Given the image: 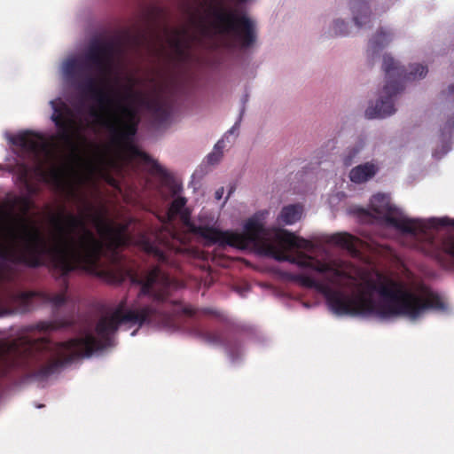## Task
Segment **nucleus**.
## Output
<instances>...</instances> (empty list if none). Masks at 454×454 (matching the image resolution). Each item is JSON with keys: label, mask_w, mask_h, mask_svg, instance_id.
Wrapping results in <instances>:
<instances>
[{"label": "nucleus", "mask_w": 454, "mask_h": 454, "mask_svg": "<svg viewBox=\"0 0 454 454\" xmlns=\"http://www.w3.org/2000/svg\"><path fill=\"white\" fill-rule=\"evenodd\" d=\"M137 155L141 158V160L151 166V172L153 174H156L160 176L161 177L167 178L168 174L167 170L160 166L156 160H154L151 156L143 152H137Z\"/></svg>", "instance_id": "21"}, {"label": "nucleus", "mask_w": 454, "mask_h": 454, "mask_svg": "<svg viewBox=\"0 0 454 454\" xmlns=\"http://www.w3.org/2000/svg\"><path fill=\"white\" fill-rule=\"evenodd\" d=\"M186 203L187 200L184 197L179 196L174 199L167 212L168 221L174 220L179 213L186 209Z\"/></svg>", "instance_id": "22"}, {"label": "nucleus", "mask_w": 454, "mask_h": 454, "mask_svg": "<svg viewBox=\"0 0 454 454\" xmlns=\"http://www.w3.org/2000/svg\"><path fill=\"white\" fill-rule=\"evenodd\" d=\"M171 46L178 60H184L187 59L189 47L180 38L173 39L171 42Z\"/></svg>", "instance_id": "25"}, {"label": "nucleus", "mask_w": 454, "mask_h": 454, "mask_svg": "<svg viewBox=\"0 0 454 454\" xmlns=\"http://www.w3.org/2000/svg\"><path fill=\"white\" fill-rule=\"evenodd\" d=\"M276 241L281 247H277L275 245H269V253L279 262H289L296 264L301 268L310 269L313 257L304 253H298L296 255L287 254L286 250L292 248L306 249L312 248V243L303 238L298 237L286 230H281L276 234Z\"/></svg>", "instance_id": "9"}, {"label": "nucleus", "mask_w": 454, "mask_h": 454, "mask_svg": "<svg viewBox=\"0 0 454 454\" xmlns=\"http://www.w3.org/2000/svg\"><path fill=\"white\" fill-rule=\"evenodd\" d=\"M286 278L322 294L330 309L338 316H376L383 319L403 316L416 320L427 309L445 308L438 294L428 292L425 296L419 295L381 274L377 280L365 281L364 289L356 296L347 295L303 274L287 273Z\"/></svg>", "instance_id": "2"}, {"label": "nucleus", "mask_w": 454, "mask_h": 454, "mask_svg": "<svg viewBox=\"0 0 454 454\" xmlns=\"http://www.w3.org/2000/svg\"><path fill=\"white\" fill-rule=\"evenodd\" d=\"M93 207L88 205L87 211L91 213ZM87 216L100 239L88 228L85 215L66 214L64 209L51 220L59 234V243L53 247H47L39 229L25 220L20 222L17 229L9 231L15 245L0 246V279L4 262L22 264L31 269L47 267L62 278L64 290L54 294L0 290V317L16 311H29L35 297L55 308L61 307L67 301V278L77 270L113 284H121L129 278L131 284L140 286L137 299L128 305L127 298H123L109 317L98 320L95 329L98 338L88 333L83 337L60 342L27 337L0 342V379L7 377L13 370H30L37 366L34 376L44 379L75 359L89 357L94 351L110 346L111 335L121 325L170 326L175 325L180 314L190 317L197 314L196 309L168 299L170 290L176 285L160 266H153L141 273L123 266L118 249L129 242L126 224L115 223L100 213Z\"/></svg>", "instance_id": "1"}, {"label": "nucleus", "mask_w": 454, "mask_h": 454, "mask_svg": "<svg viewBox=\"0 0 454 454\" xmlns=\"http://www.w3.org/2000/svg\"><path fill=\"white\" fill-rule=\"evenodd\" d=\"M454 129V114L451 115H449L443 123V125L441 127V133L442 136H445L446 134L451 133V131Z\"/></svg>", "instance_id": "27"}, {"label": "nucleus", "mask_w": 454, "mask_h": 454, "mask_svg": "<svg viewBox=\"0 0 454 454\" xmlns=\"http://www.w3.org/2000/svg\"><path fill=\"white\" fill-rule=\"evenodd\" d=\"M191 333L209 345L223 347L232 362L241 357L242 344L236 336L228 335L220 330H207L200 325H193Z\"/></svg>", "instance_id": "11"}, {"label": "nucleus", "mask_w": 454, "mask_h": 454, "mask_svg": "<svg viewBox=\"0 0 454 454\" xmlns=\"http://www.w3.org/2000/svg\"><path fill=\"white\" fill-rule=\"evenodd\" d=\"M442 93L445 94V91H443ZM446 95L447 96H454V83L448 87Z\"/></svg>", "instance_id": "33"}, {"label": "nucleus", "mask_w": 454, "mask_h": 454, "mask_svg": "<svg viewBox=\"0 0 454 454\" xmlns=\"http://www.w3.org/2000/svg\"><path fill=\"white\" fill-rule=\"evenodd\" d=\"M232 192V190H231L228 193V197L231 196V192Z\"/></svg>", "instance_id": "35"}, {"label": "nucleus", "mask_w": 454, "mask_h": 454, "mask_svg": "<svg viewBox=\"0 0 454 454\" xmlns=\"http://www.w3.org/2000/svg\"><path fill=\"white\" fill-rule=\"evenodd\" d=\"M11 142L19 147L33 163L39 167L43 164V157L50 156L51 152L43 135L33 131H24L12 137Z\"/></svg>", "instance_id": "12"}, {"label": "nucleus", "mask_w": 454, "mask_h": 454, "mask_svg": "<svg viewBox=\"0 0 454 454\" xmlns=\"http://www.w3.org/2000/svg\"><path fill=\"white\" fill-rule=\"evenodd\" d=\"M239 128V122H236L233 127L228 131L229 134H232L235 129Z\"/></svg>", "instance_id": "34"}, {"label": "nucleus", "mask_w": 454, "mask_h": 454, "mask_svg": "<svg viewBox=\"0 0 454 454\" xmlns=\"http://www.w3.org/2000/svg\"><path fill=\"white\" fill-rule=\"evenodd\" d=\"M333 34L335 35H344L348 33V26L345 21L336 20L333 23Z\"/></svg>", "instance_id": "26"}, {"label": "nucleus", "mask_w": 454, "mask_h": 454, "mask_svg": "<svg viewBox=\"0 0 454 454\" xmlns=\"http://www.w3.org/2000/svg\"><path fill=\"white\" fill-rule=\"evenodd\" d=\"M100 79L90 73L80 78L69 80L77 90L94 99L98 108L91 107L90 115L102 126L107 128L118 141H129L137 134L140 118L137 110L129 103H137L144 106L157 124L166 122L170 115L171 102L168 98L157 94L148 97L143 92L135 90V80L129 78V84L124 86V93L111 90L108 93L98 87L104 83L107 76Z\"/></svg>", "instance_id": "3"}, {"label": "nucleus", "mask_w": 454, "mask_h": 454, "mask_svg": "<svg viewBox=\"0 0 454 454\" xmlns=\"http://www.w3.org/2000/svg\"><path fill=\"white\" fill-rule=\"evenodd\" d=\"M177 215L180 216L183 223L189 229L192 233L201 237L209 244H215L218 229L207 225H196L191 221V212L187 208L183 210Z\"/></svg>", "instance_id": "13"}, {"label": "nucleus", "mask_w": 454, "mask_h": 454, "mask_svg": "<svg viewBox=\"0 0 454 454\" xmlns=\"http://www.w3.org/2000/svg\"><path fill=\"white\" fill-rule=\"evenodd\" d=\"M113 46L110 43L93 42L82 59H69L63 65L68 80H74L95 69L99 74L108 76L111 71Z\"/></svg>", "instance_id": "7"}, {"label": "nucleus", "mask_w": 454, "mask_h": 454, "mask_svg": "<svg viewBox=\"0 0 454 454\" xmlns=\"http://www.w3.org/2000/svg\"><path fill=\"white\" fill-rule=\"evenodd\" d=\"M310 269L319 273H333V275L336 278L341 276L340 270L333 268L328 263L321 262L314 259L312 260Z\"/></svg>", "instance_id": "24"}, {"label": "nucleus", "mask_w": 454, "mask_h": 454, "mask_svg": "<svg viewBox=\"0 0 454 454\" xmlns=\"http://www.w3.org/2000/svg\"><path fill=\"white\" fill-rule=\"evenodd\" d=\"M223 192H224L223 187H221V188L217 189L215 193V199L216 200H221L223 195Z\"/></svg>", "instance_id": "32"}, {"label": "nucleus", "mask_w": 454, "mask_h": 454, "mask_svg": "<svg viewBox=\"0 0 454 454\" xmlns=\"http://www.w3.org/2000/svg\"><path fill=\"white\" fill-rule=\"evenodd\" d=\"M50 176L53 180L59 181L62 176V172L59 168H52L50 170Z\"/></svg>", "instance_id": "30"}, {"label": "nucleus", "mask_w": 454, "mask_h": 454, "mask_svg": "<svg viewBox=\"0 0 454 454\" xmlns=\"http://www.w3.org/2000/svg\"><path fill=\"white\" fill-rule=\"evenodd\" d=\"M301 206L289 205L282 208L279 218L285 224H292L301 218Z\"/></svg>", "instance_id": "19"}, {"label": "nucleus", "mask_w": 454, "mask_h": 454, "mask_svg": "<svg viewBox=\"0 0 454 454\" xmlns=\"http://www.w3.org/2000/svg\"><path fill=\"white\" fill-rule=\"evenodd\" d=\"M353 20L357 27L361 28L371 22V11L368 0H349Z\"/></svg>", "instance_id": "17"}, {"label": "nucleus", "mask_w": 454, "mask_h": 454, "mask_svg": "<svg viewBox=\"0 0 454 454\" xmlns=\"http://www.w3.org/2000/svg\"><path fill=\"white\" fill-rule=\"evenodd\" d=\"M330 241L336 246L347 249L351 254L357 252L356 241V239L348 233H336L330 238Z\"/></svg>", "instance_id": "18"}, {"label": "nucleus", "mask_w": 454, "mask_h": 454, "mask_svg": "<svg viewBox=\"0 0 454 454\" xmlns=\"http://www.w3.org/2000/svg\"><path fill=\"white\" fill-rule=\"evenodd\" d=\"M70 323L68 321H54V322H46L42 321L36 324L35 328L40 332H50L56 331L61 328L70 326Z\"/></svg>", "instance_id": "23"}, {"label": "nucleus", "mask_w": 454, "mask_h": 454, "mask_svg": "<svg viewBox=\"0 0 454 454\" xmlns=\"http://www.w3.org/2000/svg\"><path fill=\"white\" fill-rule=\"evenodd\" d=\"M364 145V144L361 140L356 143L354 145L349 146L346 150L342 158L343 164L346 167L351 166L354 163L355 160L357 158L358 154L363 150Z\"/></svg>", "instance_id": "20"}, {"label": "nucleus", "mask_w": 454, "mask_h": 454, "mask_svg": "<svg viewBox=\"0 0 454 454\" xmlns=\"http://www.w3.org/2000/svg\"><path fill=\"white\" fill-rule=\"evenodd\" d=\"M223 147H224L223 141V140H219L215 144L214 151L223 153L222 151H223Z\"/></svg>", "instance_id": "31"}, {"label": "nucleus", "mask_w": 454, "mask_h": 454, "mask_svg": "<svg viewBox=\"0 0 454 454\" xmlns=\"http://www.w3.org/2000/svg\"><path fill=\"white\" fill-rule=\"evenodd\" d=\"M51 105L53 109L51 120L58 129L57 137L67 147L70 148L74 153V155L76 157V147L73 136L75 127L74 112L61 98L51 100Z\"/></svg>", "instance_id": "10"}, {"label": "nucleus", "mask_w": 454, "mask_h": 454, "mask_svg": "<svg viewBox=\"0 0 454 454\" xmlns=\"http://www.w3.org/2000/svg\"><path fill=\"white\" fill-rule=\"evenodd\" d=\"M371 209L386 223L402 233L409 234L414 248L434 257L446 269H454V238H447L439 245L435 239V229L454 227V219L448 217L431 218L428 221L407 218L403 212L391 204L390 198L378 193L371 199Z\"/></svg>", "instance_id": "4"}, {"label": "nucleus", "mask_w": 454, "mask_h": 454, "mask_svg": "<svg viewBox=\"0 0 454 454\" xmlns=\"http://www.w3.org/2000/svg\"><path fill=\"white\" fill-rule=\"evenodd\" d=\"M267 215V211L255 213L246 221L242 233L218 230L215 244L219 247L230 246L245 249L251 244L258 245L262 243L267 234L264 227V220Z\"/></svg>", "instance_id": "8"}, {"label": "nucleus", "mask_w": 454, "mask_h": 454, "mask_svg": "<svg viewBox=\"0 0 454 454\" xmlns=\"http://www.w3.org/2000/svg\"><path fill=\"white\" fill-rule=\"evenodd\" d=\"M200 311L205 315L214 316L215 317L218 318L222 322L227 321L225 316L222 312H220L216 309H214L211 308H204V309H201Z\"/></svg>", "instance_id": "28"}, {"label": "nucleus", "mask_w": 454, "mask_h": 454, "mask_svg": "<svg viewBox=\"0 0 454 454\" xmlns=\"http://www.w3.org/2000/svg\"><path fill=\"white\" fill-rule=\"evenodd\" d=\"M380 167L378 164L368 161L354 167L348 175L350 181L354 184H364L373 178L379 172Z\"/></svg>", "instance_id": "16"}, {"label": "nucleus", "mask_w": 454, "mask_h": 454, "mask_svg": "<svg viewBox=\"0 0 454 454\" xmlns=\"http://www.w3.org/2000/svg\"><path fill=\"white\" fill-rule=\"evenodd\" d=\"M222 155H223V153L214 151L213 153H211L207 155L208 163H210V164L217 163L220 160Z\"/></svg>", "instance_id": "29"}, {"label": "nucleus", "mask_w": 454, "mask_h": 454, "mask_svg": "<svg viewBox=\"0 0 454 454\" xmlns=\"http://www.w3.org/2000/svg\"><path fill=\"white\" fill-rule=\"evenodd\" d=\"M382 69L386 76V84L375 106H369L366 109L365 115L368 119L385 118L393 114L395 112L394 97L403 90L404 82L421 79L428 71L427 66L414 64L410 66L408 72L390 55L383 56Z\"/></svg>", "instance_id": "5"}, {"label": "nucleus", "mask_w": 454, "mask_h": 454, "mask_svg": "<svg viewBox=\"0 0 454 454\" xmlns=\"http://www.w3.org/2000/svg\"><path fill=\"white\" fill-rule=\"evenodd\" d=\"M142 247L149 255L153 256L158 262L169 263L170 246L168 241L160 240L158 237L153 239L143 238Z\"/></svg>", "instance_id": "14"}, {"label": "nucleus", "mask_w": 454, "mask_h": 454, "mask_svg": "<svg viewBox=\"0 0 454 454\" xmlns=\"http://www.w3.org/2000/svg\"><path fill=\"white\" fill-rule=\"evenodd\" d=\"M392 39L393 34L382 27L370 39L367 48V59L370 65H373L374 60L379 58L380 52L388 45Z\"/></svg>", "instance_id": "15"}, {"label": "nucleus", "mask_w": 454, "mask_h": 454, "mask_svg": "<svg viewBox=\"0 0 454 454\" xmlns=\"http://www.w3.org/2000/svg\"><path fill=\"white\" fill-rule=\"evenodd\" d=\"M215 30L231 39L230 46L252 47L257 39L256 24L245 12L226 8L221 3L212 9Z\"/></svg>", "instance_id": "6"}]
</instances>
